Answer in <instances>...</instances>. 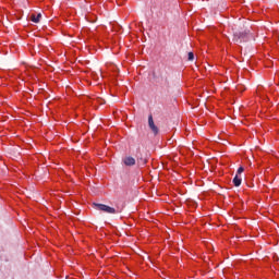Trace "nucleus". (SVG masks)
Returning a JSON list of instances; mask_svg holds the SVG:
<instances>
[{
	"label": "nucleus",
	"mask_w": 279,
	"mask_h": 279,
	"mask_svg": "<svg viewBox=\"0 0 279 279\" xmlns=\"http://www.w3.org/2000/svg\"><path fill=\"white\" fill-rule=\"evenodd\" d=\"M95 208L97 210H101L102 213H108L109 215H117V213H121V209H114L113 207H110L105 204H94Z\"/></svg>",
	"instance_id": "nucleus-1"
},
{
	"label": "nucleus",
	"mask_w": 279,
	"mask_h": 279,
	"mask_svg": "<svg viewBox=\"0 0 279 279\" xmlns=\"http://www.w3.org/2000/svg\"><path fill=\"white\" fill-rule=\"evenodd\" d=\"M247 38H250L248 32L234 33L233 35V41L235 43H243V40H247Z\"/></svg>",
	"instance_id": "nucleus-2"
},
{
	"label": "nucleus",
	"mask_w": 279,
	"mask_h": 279,
	"mask_svg": "<svg viewBox=\"0 0 279 279\" xmlns=\"http://www.w3.org/2000/svg\"><path fill=\"white\" fill-rule=\"evenodd\" d=\"M148 126L156 136L158 134V126L154 123V117L151 114L148 117Z\"/></svg>",
	"instance_id": "nucleus-3"
},
{
	"label": "nucleus",
	"mask_w": 279,
	"mask_h": 279,
	"mask_svg": "<svg viewBox=\"0 0 279 279\" xmlns=\"http://www.w3.org/2000/svg\"><path fill=\"white\" fill-rule=\"evenodd\" d=\"M123 162L125 167H134V165H136V159H134L133 157H125L123 159Z\"/></svg>",
	"instance_id": "nucleus-4"
},
{
	"label": "nucleus",
	"mask_w": 279,
	"mask_h": 279,
	"mask_svg": "<svg viewBox=\"0 0 279 279\" xmlns=\"http://www.w3.org/2000/svg\"><path fill=\"white\" fill-rule=\"evenodd\" d=\"M43 17V14H37V16L36 15H32V21H33V23H40V19Z\"/></svg>",
	"instance_id": "nucleus-5"
},
{
	"label": "nucleus",
	"mask_w": 279,
	"mask_h": 279,
	"mask_svg": "<svg viewBox=\"0 0 279 279\" xmlns=\"http://www.w3.org/2000/svg\"><path fill=\"white\" fill-rule=\"evenodd\" d=\"M233 184L234 186H241V177H239V174L234 177Z\"/></svg>",
	"instance_id": "nucleus-6"
},
{
	"label": "nucleus",
	"mask_w": 279,
	"mask_h": 279,
	"mask_svg": "<svg viewBox=\"0 0 279 279\" xmlns=\"http://www.w3.org/2000/svg\"><path fill=\"white\" fill-rule=\"evenodd\" d=\"M187 60H190V61L195 60V54L193 52H189Z\"/></svg>",
	"instance_id": "nucleus-7"
},
{
	"label": "nucleus",
	"mask_w": 279,
	"mask_h": 279,
	"mask_svg": "<svg viewBox=\"0 0 279 279\" xmlns=\"http://www.w3.org/2000/svg\"><path fill=\"white\" fill-rule=\"evenodd\" d=\"M243 171H245V169L243 167H240L238 169L236 175H241V173H243Z\"/></svg>",
	"instance_id": "nucleus-8"
}]
</instances>
